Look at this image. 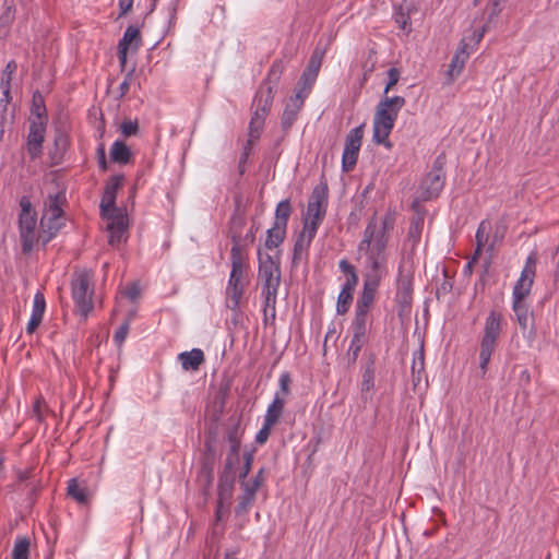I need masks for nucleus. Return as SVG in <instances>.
<instances>
[{"label":"nucleus","instance_id":"7ed1b4c3","mask_svg":"<svg viewBox=\"0 0 559 559\" xmlns=\"http://www.w3.org/2000/svg\"><path fill=\"white\" fill-rule=\"evenodd\" d=\"M66 203L64 192L48 194L44 201L43 215L37 233V241L47 245L53 239L66 224L62 206Z\"/></svg>","mask_w":559,"mask_h":559},{"label":"nucleus","instance_id":"9b49d317","mask_svg":"<svg viewBox=\"0 0 559 559\" xmlns=\"http://www.w3.org/2000/svg\"><path fill=\"white\" fill-rule=\"evenodd\" d=\"M536 273V257L530 254L526 259L525 266L521 272L520 278L516 281L513 292L512 301L524 302L525 298L530 295L534 277Z\"/></svg>","mask_w":559,"mask_h":559},{"label":"nucleus","instance_id":"a19ab883","mask_svg":"<svg viewBox=\"0 0 559 559\" xmlns=\"http://www.w3.org/2000/svg\"><path fill=\"white\" fill-rule=\"evenodd\" d=\"M16 69L17 64L14 60H10L7 63L4 70L2 71L0 80V90L2 91V93L8 94V92L11 91V81Z\"/></svg>","mask_w":559,"mask_h":559},{"label":"nucleus","instance_id":"49530a36","mask_svg":"<svg viewBox=\"0 0 559 559\" xmlns=\"http://www.w3.org/2000/svg\"><path fill=\"white\" fill-rule=\"evenodd\" d=\"M255 498L252 497V493L242 492L238 497V503L235 508L236 515H243L247 514L252 504L254 503Z\"/></svg>","mask_w":559,"mask_h":559},{"label":"nucleus","instance_id":"8fccbe9b","mask_svg":"<svg viewBox=\"0 0 559 559\" xmlns=\"http://www.w3.org/2000/svg\"><path fill=\"white\" fill-rule=\"evenodd\" d=\"M29 542L27 538L19 539L13 548L12 559H28Z\"/></svg>","mask_w":559,"mask_h":559},{"label":"nucleus","instance_id":"58836bf2","mask_svg":"<svg viewBox=\"0 0 559 559\" xmlns=\"http://www.w3.org/2000/svg\"><path fill=\"white\" fill-rule=\"evenodd\" d=\"M317 78L318 76H316L314 74L309 73L305 70L297 83L295 94H301V97L306 98L310 94Z\"/></svg>","mask_w":559,"mask_h":559},{"label":"nucleus","instance_id":"4be33fe9","mask_svg":"<svg viewBox=\"0 0 559 559\" xmlns=\"http://www.w3.org/2000/svg\"><path fill=\"white\" fill-rule=\"evenodd\" d=\"M340 270L346 274L347 278L343 284L341 292L349 293L354 295L359 277L356 267L346 259H342L338 262Z\"/></svg>","mask_w":559,"mask_h":559},{"label":"nucleus","instance_id":"e2e57ef3","mask_svg":"<svg viewBox=\"0 0 559 559\" xmlns=\"http://www.w3.org/2000/svg\"><path fill=\"white\" fill-rule=\"evenodd\" d=\"M130 324L129 322H123L119 329L114 334V341L117 345H122V343L126 341L128 333H129Z\"/></svg>","mask_w":559,"mask_h":559},{"label":"nucleus","instance_id":"6e6d98bb","mask_svg":"<svg viewBox=\"0 0 559 559\" xmlns=\"http://www.w3.org/2000/svg\"><path fill=\"white\" fill-rule=\"evenodd\" d=\"M276 304L277 300H274L273 306H266V300L263 299V322L265 325L273 324L276 319Z\"/></svg>","mask_w":559,"mask_h":559},{"label":"nucleus","instance_id":"f03ea898","mask_svg":"<svg viewBox=\"0 0 559 559\" xmlns=\"http://www.w3.org/2000/svg\"><path fill=\"white\" fill-rule=\"evenodd\" d=\"M395 222L396 213L394 210H388L380 218L373 214L364 230L362 238L358 245V251H386Z\"/></svg>","mask_w":559,"mask_h":559},{"label":"nucleus","instance_id":"6e6552de","mask_svg":"<svg viewBox=\"0 0 559 559\" xmlns=\"http://www.w3.org/2000/svg\"><path fill=\"white\" fill-rule=\"evenodd\" d=\"M20 206L19 230L22 251L23 253H29L33 250L35 240H37V215L28 197L24 195L21 198Z\"/></svg>","mask_w":559,"mask_h":559},{"label":"nucleus","instance_id":"13d9d810","mask_svg":"<svg viewBox=\"0 0 559 559\" xmlns=\"http://www.w3.org/2000/svg\"><path fill=\"white\" fill-rule=\"evenodd\" d=\"M400 70L397 68H390L388 70V83L385 85L384 95H388L389 91H391L400 80Z\"/></svg>","mask_w":559,"mask_h":559},{"label":"nucleus","instance_id":"2f4dec72","mask_svg":"<svg viewBox=\"0 0 559 559\" xmlns=\"http://www.w3.org/2000/svg\"><path fill=\"white\" fill-rule=\"evenodd\" d=\"M369 325H371L370 312L355 309V317L350 324L352 333L367 335Z\"/></svg>","mask_w":559,"mask_h":559},{"label":"nucleus","instance_id":"c03bdc74","mask_svg":"<svg viewBox=\"0 0 559 559\" xmlns=\"http://www.w3.org/2000/svg\"><path fill=\"white\" fill-rule=\"evenodd\" d=\"M11 93L8 92V94L2 93V96L0 97V124H11L14 118L13 111L9 112V105L11 102Z\"/></svg>","mask_w":559,"mask_h":559},{"label":"nucleus","instance_id":"b1692460","mask_svg":"<svg viewBox=\"0 0 559 559\" xmlns=\"http://www.w3.org/2000/svg\"><path fill=\"white\" fill-rule=\"evenodd\" d=\"M235 473L222 472L218 479V501L219 503L228 502L231 499L234 485H235Z\"/></svg>","mask_w":559,"mask_h":559},{"label":"nucleus","instance_id":"0e129e2a","mask_svg":"<svg viewBox=\"0 0 559 559\" xmlns=\"http://www.w3.org/2000/svg\"><path fill=\"white\" fill-rule=\"evenodd\" d=\"M273 427H274L273 425H271L266 421H263L262 428L258 431V433L255 436V442L259 444L265 443L270 437L271 429Z\"/></svg>","mask_w":559,"mask_h":559},{"label":"nucleus","instance_id":"1a4fd4ad","mask_svg":"<svg viewBox=\"0 0 559 559\" xmlns=\"http://www.w3.org/2000/svg\"><path fill=\"white\" fill-rule=\"evenodd\" d=\"M72 298L80 314L84 318L88 316L93 309L91 275L83 271L78 273L71 284Z\"/></svg>","mask_w":559,"mask_h":559},{"label":"nucleus","instance_id":"4c0bfd02","mask_svg":"<svg viewBox=\"0 0 559 559\" xmlns=\"http://www.w3.org/2000/svg\"><path fill=\"white\" fill-rule=\"evenodd\" d=\"M243 431L238 424L229 426L226 430V440L229 443V450L235 453L240 451Z\"/></svg>","mask_w":559,"mask_h":559},{"label":"nucleus","instance_id":"473e14b6","mask_svg":"<svg viewBox=\"0 0 559 559\" xmlns=\"http://www.w3.org/2000/svg\"><path fill=\"white\" fill-rule=\"evenodd\" d=\"M31 114L33 117L29 120H40L47 122L45 100L39 92H35L33 94Z\"/></svg>","mask_w":559,"mask_h":559},{"label":"nucleus","instance_id":"7c9ffc66","mask_svg":"<svg viewBox=\"0 0 559 559\" xmlns=\"http://www.w3.org/2000/svg\"><path fill=\"white\" fill-rule=\"evenodd\" d=\"M287 227L275 225L266 230L265 248L269 250L277 248L286 238Z\"/></svg>","mask_w":559,"mask_h":559},{"label":"nucleus","instance_id":"9d476101","mask_svg":"<svg viewBox=\"0 0 559 559\" xmlns=\"http://www.w3.org/2000/svg\"><path fill=\"white\" fill-rule=\"evenodd\" d=\"M364 124L352 129L345 139V145L342 156V167L344 171H350L357 164L359 151L364 136Z\"/></svg>","mask_w":559,"mask_h":559},{"label":"nucleus","instance_id":"5fc2aeb1","mask_svg":"<svg viewBox=\"0 0 559 559\" xmlns=\"http://www.w3.org/2000/svg\"><path fill=\"white\" fill-rule=\"evenodd\" d=\"M124 177L123 175L112 176L106 183L104 192L111 193L117 197L118 190L122 187Z\"/></svg>","mask_w":559,"mask_h":559},{"label":"nucleus","instance_id":"603ef678","mask_svg":"<svg viewBox=\"0 0 559 559\" xmlns=\"http://www.w3.org/2000/svg\"><path fill=\"white\" fill-rule=\"evenodd\" d=\"M46 310V300L41 292H37L34 296L32 316L43 319Z\"/></svg>","mask_w":559,"mask_h":559},{"label":"nucleus","instance_id":"69168bd1","mask_svg":"<svg viewBox=\"0 0 559 559\" xmlns=\"http://www.w3.org/2000/svg\"><path fill=\"white\" fill-rule=\"evenodd\" d=\"M97 163L98 167L102 171H106L108 169V164L106 159L105 145L100 143L96 150Z\"/></svg>","mask_w":559,"mask_h":559},{"label":"nucleus","instance_id":"c9c22d12","mask_svg":"<svg viewBox=\"0 0 559 559\" xmlns=\"http://www.w3.org/2000/svg\"><path fill=\"white\" fill-rule=\"evenodd\" d=\"M68 495L74 499L76 502L81 504H85L88 502V491L87 488L81 486L75 478H72L68 483Z\"/></svg>","mask_w":559,"mask_h":559},{"label":"nucleus","instance_id":"dca6fc26","mask_svg":"<svg viewBox=\"0 0 559 559\" xmlns=\"http://www.w3.org/2000/svg\"><path fill=\"white\" fill-rule=\"evenodd\" d=\"M444 186V174L441 168H433L421 185V201H428L439 195Z\"/></svg>","mask_w":559,"mask_h":559},{"label":"nucleus","instance_id":"aec40b11","mask_svg":"<svg viewBox=\"0 0 559 559\" xmlns=\"http://www.w3.org/2000/svg\"><path fill=\"white\" fill-rule=\"evenodd\" d=\"M306 98L301 97V94H295L288 100L282 115V128L284 131L290 129L294 122L297 120L298 114L304 106Z\"/></svg>","mask_w":559,"mask_h":559},{"label":"nucleus","instance_id":"20e7f679","mask_svg":"<svg viewBox=\"0 0 559 559\" xmlns=\"http://www.w3.org/2000/svg\"><path fill=\"white\" fill-rule=\"evenodd\" d=\"M231 271L226 286V307L238 312L241 298L248 284V258L237 248L230 250Z\"/></svg>","mask_w":559,"mask_h":559},{"label":"nucleus","instance_id":"f3484780","mask_svg":"<svg viewBox=\"0 0 559 559\" xmlns=\"http://www.w3.org/2000/svg\"><path fill=\"white\" fill-rule=\"evenodd\" d=\"M108 221L106 230L108 235V242L115 247L126 240L127 222L126 215L122 213H114L106 218Z\"/></svg>","mask_w":559,"mask_h":559},{"label":"nucleus","instance_id":"338daca9","mask_svg":"<svg viewBox=\"0 0 559 559\" xmlns=\"http://www.w3.org/2000/svg\"><path fill=\"white\" fill-rule=\"evenodd\" d=\"M243 492L252 493V497L255 498L257 491L261 487L258 481H246L245 479L240 480Z\"/></svg>","mask_w":559,"mask_h":559},{"label":"nucleus","instance_id":"2eb2a0df","mask_svg":"<svg viewBox=\"0 0 559 559\" xmlns=\"http://www.w3.org/2000/svg\"><path fill=\"white\" fill-rule=\"evenodd\" d=\"M317 233L302 227L298 234L293 249L292 265L297 267L301 262H307L309 259V249Z\"/></svg>","mask_w":559,"mask_h":559},{"label":"nucleus","instance_id":"a878e982","mask_svg":"<svg viewBox=\"0 0 559 559\" xmlns=\"http://www.w3.org/2000/svg\"><path fill=\"white\" fill-rule=\"evenodd\" d=\"M185 370H198L204 362V353L200 348H193L190 352H183L178 356Z\"/></svg>","mask_w":559,"mask_h":559},{"label":"nucleus","instance_id":"39448f33","mask_svg":"<svg viewBox=\"0 0 559 559\" xmlns=\"http://www.w3.org/2000/svg\"><path fill=\"white\" fill-rule=\"evenodd\" d=\"M259 254L258 283L261 286V297L266 300V306H273L277 300L278 288L281 286V265L280 260L270 254L264 257Z\"/></svg>","mask_w":559,"mask_h":559},{"label":"nucleus","instance_id":"680f3d73","mask_svg":"<svg viewBox=\"0 0 559 559\" xmlns=\"http://www.w3.org/2000/svg\"><path fill=\"white\" fill-rule=\"evenodd\" d=\"M239 462V452L233 453L230 450L225 459V466L223 472L235 473V466Z\"/></svg>","mask_w":559,"mask_h":559},{"label":"nucleus","instance_id":"052dcab7","mask_svg":"<svg viewBox=\"0 0 559 559\" xmlns=\"http://www.w3.org/2000/svg\"><path fill=\"white\" fill-rule=\"evenodd\" d=\"M243 466L241 472L239 473V480L246 479V477L249 475L253 462V451L246 452L243 454Z\"/></svg>","mask_w":559,"mask_h":559},{"label":"nucleus","instance_id":"412c9836","mask_svg":"<svg viewBox=\"0 0 559 559\" xmlns=\"http://www.w3.org/2000/svg\"><path fill=\"white\" fill-rule=\"evenodd\" d=\"M374 358L371 356L366 361L361 373L360 392L361 399L365 401H368L371 397V391L374 386Z\"/></svg>","mask_w":559,"mask_h":559},{"label":"nucleus","instance_id":"e433bc0d","mask_svg":"<svg viewBox=\"0 0 559 559\" xmlns=\"http://www.w3.org/2000/svg\"><path fill=\"white\" fill-rule=\"evenodd\" d=\"M409 11V5L401 4L399 8L395 9L394 12L395 23L402 31H404L407 34L412 31Z\"/></svg>","mask_w":559,"mask_h":559},{"label":"nucleus","instance_id":"864d4df0","mask_svg":"<svg viewBox=\"0 0 559 559\" xmlns=\"http://www.w3.org/2000/svg\"><path fill=\"white\" fill-rule=\"evenodd\" d=\"M13 19L14 15L11 8H8L3 14L0 15V38H5L8 36Z\"/></svg>","mask_w":559,"mask_h":559},{"label":"nucleus","instance_id":"a18cd8bd","mask_svg":"<svg viewBox=\"0 0 559 559\" xmlns=\"http://www.w3.org/2000/svg\"><path fill=\"white\" fill-rule=\"evenodd\" d=\"M323 57H324V50H322L320 48H316L309 59L306 71L318 76L321 66H322Z\"/></svg>","mask_w":559,"mask_h":559},{"label":"nucleus","instance_id":"f8f14e48","mask_svg":"<svg viewBox=\"0 0 559 559\" xmlns=\"http://www.w3.org/2000/svg\"><path fill=\"white\" fill-rule=\"evenodd\" d=\"M365 253V280L380 282L388 274V253L386 251L362 250Z\"/></svg>","mask_w":559,"mask_h":559},{"label":"nucleus","instance_id":"bf43d9fd","mask_svg":"<svg viewBox=\"0 0 559 559\" xmlns=\"http://www.w3.org/2000/svg\"><path fill=\"white\" fill-rule=\"evenodd\" d=\"M120 129H121V133L124 136H132V135H135L138 133L139 124H138V121L124 120L121 123Z\"/></svg>","mask_w":559,"mask_h":559},{"label":"nucleus","instance_id":"3c124183","mask_svg":"<svg viewBox=\"0 0 559 559\" xmlns=\"http://www.w3.org/2000/svg\"><path fill=\"white\" fill-rule=\"evenodd\" d=\"M263 128H264V120L260 119L258 114H252L250 122H249L248 135H251V138L260 139Z\"/></svg>","mask_w":559,"mask_h":559},{"label":"nucleus","instance_id":"ddd939ff","mask_svg":"<svg viewBox=\"0 0 559 559\" xmlns=\"http://www.w3.org/2000/svg\"><path fill=\"white\" fill-rule=\"evenodd\" d=\"M46 128V121L29 120L25 148L32 160H35L43 155V144L45 142Z\"/></svg>","mask_w":559,"mask_h":559},{"label":"nucleus","instance_id":"79ce46f5","mask_svg":"<svg viewBox=\"0 0 559 559\" xmlns=\"http://www.w3.org/2000/svg\"><path fill=\"white\" fill-rule=\"evenodd\" d=\"M100 212L104 218H108V216L112 215L114 213H122L116 207V195L103 192Z\"/></svg>","mask_w":559,"mask_h":559},{"label":"nucleus","instance_id":"c756f323","mask_svg":"<svg viewBox=\"0 0 559 559\" xmlns=\"http://www.w3.org/2000/svg\"><path fill=\"white\" fill-rule=\"evenodd\" d=\"M132 156L131 150L123 141L117 140L112 143L110 147L111 162L120 165H127L131 162Z\"/></svg>","mask_w":559,"mask_h":559},{"label":"nucleus","instance_id":"0eeeda50","mask_svg":"<svg viewBox=\"0 0 559 559\" xmlns=\"http://www.w3.org/2000/svg\"><path fill=\"white\" fill-rule=\"evenodd\" d=\"M328 209V186H316L310 194L307 211L302 216V227L318 231Z\"/></svg>","mask_w":559,"mask_h":559},{"label":"nucleus","instance_id":"6ab92c4d","mask_svg":"<svg viewBox=\"0 0 559 559\" xmlns=\"http://www.w3.org/2000/svg\"><path fill=\"white\" fill-rule=\"evenodd\" d=\"M379 286L380 282L364 278L362 290L356 301L355 309L361 310L364 312H370L374 304Z\"/></svg>","mask_w":559,"mask_h":559},{"label":"nucleus","instance_id":"f257e3e1","mask_svg":"<svg viewBox=\"0 0 559 559\" xmlns=\"http://www.w3.org/2000/svg\"><path fill=\"white\" fill-rule=\"evenodd\" d=\"M406 100L402 96L389 97L383 95L376 107L373 117V141L377 144L384 145L388 150L392 148L389 135L394 128L399 112L405 106Z\"/></svg>","mask_w":559,"mask_h":559},{"label":"nucleus","instance_id":"09e8293b","mask_svg":"<svg viewBox=\"0 0 559 559\" xmlns=\"http://www.w3.org/2000/svg\"><path fill=\"white\" fill-rule=\"evenodd\" d=\"M205 466L209 467V476L211 477L213 465L216 459V449L212 438H207L205 441Z\"/></svg>","mask_w":559,"mask_h":559},{"label":"nucleus","instance_id":"cd10ccee","mask_svg":"<svg viewBox=\"0 0 559 559\" xmlns=\"http://www.w3.org/2000/svg\"><path fill=\"white\" fill-rule=\"evenodd\" d=\"M467 45L462 44L455 55L452 58V61L449 66L448 75L450 76V80L453 81L455 78H457L462 70L464 69V66L466 63V60L468 58V52L466 51Z\"/></svg>","mask_w":559,"mask_h":559},{"label":"nucleus","instance_id":"a211bd4d","mask_svg":"<svg viewBox=\"0 0 559 559\" xmlns=\"http://www.w3.org/2000/svg\"><path fill=\"white\" fill-rule=\"evenodd\" d=\"M274 100V86H260L253 98L252 114H258L260 119L264 120L269 116Z\"/></svg>","mask_w":559,"mask_h":559},{"label":"nucleus","instance_id":"72a5a7b5","mask_svg":"<svg viewBox=\"0 0 559 559\" xmlns=\"http://www.w3.org/2000/svg\"><path fill=\"white\" fill-rule=\"evenodd\" d=\"M284 63L282 60H275L267 73L266 79L261 84L263 87H271L274 86V92L276 91L277 84L280 82V79L284 72Z\"/></svg>","mask_w":559,"mask_h":559},{"label":"nucleus","instance_id":"c85d7f7f","mask_svg":"<svg viewBox=\"0 0 559 559\" xmlns=\"http://www.w3.org/2000/svg\"><path fill=\"white\" fill-rule=\"evenodd\" d=\"M285 403L286 401L283 396H281L280 393H275L272 403L267 406L264 415V421L275 426L284 413Z\"/></svg>","mask_w":559,"mask_h":559},{"label":"nucleus","instance_id":"4468645a","mask_svg":"<svg viewBox=\"0 0 559 559\" xmlns=\"http://www.w3.org/2000/svg\"><path fill=\"white\" fill-rule=\"evenodd\" d=\"M413 275L400 272L396 285L395 301L402 314L411 309L413 302Z\"/></svg>","mask_w":559,"mask_h":559},{"label":"nucleus","instance_id":"bb28decb","mask_svg":"<svg viewBox=\"0 0 559 559\" xmlns=\"http://www.w3.org/2000/svg\"><path fill=\"white\" fill-rule=\"evenodd\" d=\"M142 46V37L140 28L135 25H129L124 31L122 38L118 43V47H126L127 50L132 48L136 51Z\"/></svg>","mask_w":559,"mask_h":559},{"label":"nucleus","instance_id":"5701e85b","mask_svg":"<svg viewBox=\"0 0 559 559\" xmlns=\"http://www.w3.org/2000/svg\"><path fill=\"white\" fill-rule=\"evenodd\" d=\"M246 225L245 217L239 213H234L230 218L229 235L233 241L231 248H237L239 252L242 250V228Z\"/></svg>","mask_w":559,"mask_h":559},{"label":"nucleus","instance_id":"37998d69","mask_svg":"<svg viewBox=\"0 0 559 559\" xmlns=\"http://www.w3.org/2000/svg\"><path fill=\"white\" fill-rule=\"evenodd\" d=\"M512 309L515 313L516 321L520 325V329L522 331H526V329L528 326V319H530L527 306L524 302L512 301Z\"/></svg>","mask_w":559,"mask_h":559},{"label":"nucleus","instance_id":"774afa93","mask_svg":"<svg viewBox=\"0 0 559 559\" xmlns=\"http://www.w3.org/2000/svg\"><path fill=\"white\" fill-rule=\"evenodd\" d=\"M476 246L484 247L488 240L487 235L485 234V222H481L476 231Z\"/></svg>","mask_w":559,"mask_h":559},{"label":"nucleus","instance_id":"4d7b16f0","mask_svg":"<svg viewBox=\"0 0 559 559\" xmlns=\"http://www.w3.org/2000/svg\"><path fill=\"white\" fill-rule=\"evenodd\" d=\"M280 390L276 393H280L281 396L285 400V397L289 394L290 389L289 385L292 383L290 373L285 371L280 376L278 379Z\"/></svg>","mask_w":559,"mask_h":559},{"label":"nucleus","instance_id":"423d86ee","mask_svg":"<svg viewBox=\"0 0 559 559\" xmlns=\"http://www.w3.org/2000/svg\"><path fill=\"white\" fill-rule=\"evenodd\" d=\"M502 314L496 310H491L485 320L479 344V369L481 377H485L491 356L498 346V340L502 332Z\"/></svg>","mask_w":559,"mask_h":559},{"label":"nucleus","instance_id":"393cba45","mask_svg":"<svg viewBox=\"0 0 559 559\" xmlns=\"http://www.w3.org/2000/svg\"><path fill=\"white\" fill-rule=\"evenodd\" d=\"M423 215H414L409 222V227L406 237V243L411 247L412 250L418 246L421 239V234L424 229Z\"/></svg>","mask_w":559,"mask_h":559},{"label":"nucleus","instance_id":"de8ad7c7","mask_svg":"<svg viewBox=\"0 0 559 559\" xmlns=\"http://www.w3.org/2000/svg\"><path fill=\"white\" fill-rule=\"evenodd\" d=\"M354 295L345 292H340L336 302L337 314H345L348 312L353 302Z\"/></svg>","mask_w":559,"mask_h":559},{"label":"nucleus","instance_id":"f704fd0d","mask_svg":"<svg viewBox=\"0 0 559 559\" xmlns=\"http://www.w3.org/2000/svg\"><path fill=\"white\" fill-rule=\"evenodd\" d=\"M293 207L288 199L282 200L275 209V218L273 224L287 227Z\"/></svg>","mask_w":559,"mask_h":559},{"label":"nucleus","instance_id":"ea45409f","mask_svg":"<svg viewBox=\"0 0 559 559\" xmlns=\"http://www.w3.org/2000/svg\"><path fill=\"white\" fill-rule=\"evenodd\" d=\"M411 369H412V374H413V382L415 384L419 383L421 380V373L425 370V354H424L423 347L414 353Z\"/></svg>","mask_w":559,"mask_h":559}]
</instances>
